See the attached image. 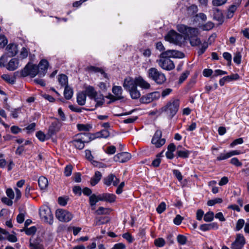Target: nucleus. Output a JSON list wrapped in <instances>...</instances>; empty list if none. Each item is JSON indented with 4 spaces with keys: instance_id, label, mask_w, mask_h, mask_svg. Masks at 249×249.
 Wrapping results in <instances>:
<instances>
[{
    "instance_id": "obj_56",
    "label": "nucleus",
    "mask_w": 249,
    "mask_h": 249,
    "mask_svg": "<svg viewBox=\"0 0 249 249\" xmlns=\"http://www.w3.org/2000/svg\"><path fill=\"white\" fill-rule=\"evenodd\" d=\"M213 26H214L213 23L212 22L209 21V22H208L205 24L201 26V28L203 30L208 31V30L212 29L213 27Z\"/></svg>"
},
{
    "instance_id": "obj_11",
    "label": "nucleus",
    "mask_w": 249,
    "mask_h": 249,
    "mask_svg": "<svg viewBox=\"0 0 249 249\" xmlns=\"http://www.w3.org/2000/svg\"><path fill=\"white\" fill-rule=\"evenodd\" d=\"M160 96V93L159 91H155L143 96L141 98V102L143 103H149L154 100L158 99Z\"/></svg>"
},
{
    "instance_id": "obj_44",
    "label": "nucleus",
    "mask_w": 249,
    "mask_h": 249,
    "mask_svg": "<svg viewBox=\"0 0 249 249\" xmlns=\"http://www.w3.org/2000/svg\"><path fill=\"white\" fill-rule=\"evenodd\" d=\"M197 6L195 4H192L187 8L188 13L191 15H193L197 13Z\"/></svg>"
},
{
    "instance_id": "obj_4",
    "label": "nucleus",
    "mask_w": 249,
    "mask_h": 249,
    "mask_svg": "<svg viewBox=\"0 0 249 249\" xmlns=\"http://www.w3.org/2000/svg\"><path fill=\"white\" fill-rule=\"evenodd\" d=\"M39 215L42 220L49 224L53 223V215L50 208L46 206H42L39 209Z\"/></svg>"
},
{
    "instance_id": "obj_18",
    "label": "nucleus",
    "mask_w": 249,
    "mask_h": 249,
    "mask_svg": "<svg viewBox=\"0 0 249 249\" xmlns=\"http://www.w3.org/2000/svg\"><path fill=\"white\" fill-rule=\"evenodd\" d=\"M116 198V196L113 194L103 193L99 195V199L100 201L112 203L115 201Z\"/></svg>"
},
{
    "instance_id": "obj_35",
    "label": "nucleus",
    "mask_w": 249,
    "mask_h": 249,
    "mask_svg": "<svg viewBox=\"0 0 249 249\" xmlns=\"http://www.w3.org/2000/svg\"><path fill=\"white\" fill-rule=\"evenodd\" d=\"M178 157L186 159L189 157L190 152L188 150H178L176 152Z\"/></svg>"
},
{
    "instance_id": "obj_20",
    "label": "nucleus",
    "mask_w": 249,
    "mask_h": 249,
    "mask_svg": "<svg viewBox=\"0 0 249 249\" xmlns=\"http://www.w3.org/2000/svg\"><path fill=\"white\" fill-rule=\"evenodd\" d=\"M112 93L114 94L116 97V99L117 100H121L124 98L122 95L123 89L121 86H114L112 89Z\"/></svg>"
},
{
    "instance_id": "obj_6",
    "label": "nucleus",
    "mask_w": 249,
    "mask_h": 249,
    "mask_svg": "<svg viewBox=\"0 0 249 249\" xmlns=\"http://www.w3.org/2000/svg\"><path fill=\"white\" fill-rule=\"evenodd\" d=\"M55 216L60 221L64 222H68L73 217V215L71 213L62 209L56 210Z\"/></svg>"
},
{
    "instance_id": "obj_48",
    "label": "nucleus",
    "mask_w": 249,
    "mask_h": 249,
    "mask_svg": "<svg viewBox=\"0 0 249 249\" xmlns=\"http://www.w3.org/2000/svg\"><path fill=\"white\" fill-rule=\"evenodd\" d=\"M223 201L220 198H216L210 200L207 202V205L209 206H212L217 203H221Z\"/></svg>"
},
{
    "instance_id": "obj_61",
    "label": "nucleus",
    "mask_w": 249,
    "mask_h": 249,
    "mask_svg": "<svg viewBox=\"0 0 249 249\" xmlns=\"http://www.w3.org/2000/svg\"><path fill=\"white\" fill-rule=\"evenodd\" d=\"M6 240H8L11 242L15 243L17 241L18 239L15 235L10 234L8 232Z\"/></svg>"
},
{
    "instance_id": "obj_37",
    "label": "nucleus",
    "mask_w": 249,
    "mask_h": 249,
    "mask_svg": "<svg viewBox=\"0 0 249 249\" xmlns=\"http://www.w3.org/2000/svg\"><path fill=\"white\" fill-rule=\"evenodd\" d=\"M72 142L74 146L78 149H82L84 147L85 143L78 140L77 138H76Z\"/></svg>"
},
{
    "instance_id": "obj_63",
    "label": "nucleus",
    "mask_w": 249,
    "mask_h": 249,
    "mask_svg": "<svg viewBox=\"0 0 249 249\" xmlns=\"http://www.w3.org/2000/svg\"><path fill=\"white\" fill-rule=\"evenodd\" d=\"M36 136L41 142L45 141L46 139V135L41 131L36 132Z\"/></svg>"
},
{
    "instance_id": "obj_47",
    "label": "nucleus",
    "mask_w": 249,
    "mask_h": 249,
    "mask_svg": "<svg viewBox=\"0 0 249 249\" xmlns=\"http://www.w3.org/2000/svg\"><path fill=\"white\" fill-rule=\"evenodd\" d=\"M228 0H213L212 4L214 7H218L225 4Z\"/></svg>"
},
{
    "instance_id": "obj_54",
    "label": "nucleus",
    "mask_w": 249,
    "mask_h": 249,
    "mask_svg": "<svg viewBox=\"0 0 249 249\" xmlns=\"http://www.w3.org/2000/svg\"><path fill=\"white\" fill-rule=\"evenodd\" d=\"M166 209V204L165 202H162L160 203L157 208V211L159 213H163Z\"/></svg>"
},
{
    "instance_id": "obj_26",
    "label": "nucleus",
    "mask_w": 249,
    "mask_h": 249,
    "mask_svg": "<svg viewBox=\"0 0 249 249\" xmlns=\"http://www.w3.org/2000/svg\"><path fill=\"white\" fill-rule=\"evenodd\" d=\"M87 96L84 92H79L77 95V102L80 106H84L86 102Z\"/></svg>"
},
{
    "instance_id": "obj_46",
    "label": "nucleus",
    "mask_w": 249,
    "mask_h": 249,
    "mask_svg": "<svg viewBox=\"0 0 249 249\" xmlns=\"http://www.w3.org/2000/svg\"><path fill=\"white\" fill-rule=\"evenodd\" d=\"M73 167L71 164L67 165L64 169V175L66 177H69L71 175Z\"/></svg>"
},
{
    "instance_id": "obj_25",
    "label": "nucleus",
    "mask_w": 249,
    "mask_h": 249,
    "mask_svg": "<svg viewBox=\"0 0 249 249\" xmlns=\"http://www.w3.org/2000/svg\"><path fill=\"white\" fill-rule=\"evenodd\" d=\"M38 184L41 190L46 189L48 185L47 178L43 176L40 177L38 179Z\"/></svg>"
},
{
    "instance_id": "obj_12",
    "label": "nucleus",
    "mask_w": 249,
    "mask_h": 249,
    "mask_svg": "<svg viewBox=\"0 0 249 249\" xmlns=\"http://www.w3.org/2000/svg\"><path fill=\"white\" fill-rule=\"evenodd\" d=\"M103 181L104 183L107 186H109L112 184L114 186H117L120 182V179L114 174H110L105 178Z\"/></svg>"
},
{
    "instance_id": "obj_34",
    "label": "nucleus",
    "mask_w": 249,
    "mask_h": 249,
    "mask_svg": "<svg viewBox=\"0 0 249 249\" xmlns=\"http://www.w3.org/2000/svg\"><path fill=\"white\" fill-rule=\"evenodd\" d=\"M58 81L62 87L65 86V87L66 85H68V77L65 74H60L58 78Z\"/></svg>"
},
{
    "instance_id": "obj_21",
    "label": "nucleus",
    "mask_w": 249,
    "mask_h": 249,
    "mask_svg": "<svg viewBox=\"0 0 249 249\" xmlns=\"http://www.w3.org/2000/svg\"><path fill=\"white\" fill-rule=\"evenodd\" d=\"M76 138L84 143L89 142L92 139L91 135L88 133H82L78 134L77 135Z\"/></svg>"
},
{
    "instance_id": "obj_30",
    "label": "nucleus",
    "mask_w": 249,
    "mask_h": 249,
    "mask_svg": "<svg viewBox=\"0 0 249 249\" xmlns=\"http://www.w3.org/2000/svg\"><path fill=\"white\" fill-rule=\"evenodd\" d=\"M101 178V173L99 171L95 172L94 177L90 179V184L93 186H95L99 182Z\"/></svg>"
},
{
    "instance_id": "obj_5",
    "label": "nucleus",
    "mask_w": 249,
    "mask_h": 249,
    "mask_svg": "<svg viewBox=\"0 0 249 249\" xmlns=\"http://www.w3.org/2000/svg\"><path fill=\"white\" fill-rule=\"evenodd\" d=\"M39 70L37 65L28 63L26 66L20 71L21 76L26 77L30 75L32 77H35L37 74H39Z\"/></svg>"
},
{
    "instance_id": "obj_15",
    "label": "nucleus",
    "mask_w": 249,
    "mask_h": 249,
    "mask_svg": "<svg viewBox=\"0 0 249 249\" xmlns=\"http://www.w3.org/2000/svg\"><path fill=\"white\" fill-rule=\"evenodd\" d=\"M49 66V63L47 60L45 59L41 60L37 67L39 70V75L40 76H44L47 72Z\"/></svg>"
},
{
    "instance_id": "obj_10",
    "label": "nucleus",
    "mask_w": 249,
    "mask_h": 249,
    "mask_svg": "<svg viewBox=\"0 0 249 249\" xmlns=\"http://www.w3.org/2000/svg\"><path fill=\"white\" fill-rule=\"evenodd\" d=\"M137 86L136 78L135 79H133L131 77H127L124 80L123 87L125 89L128 91L136 89V88H137Z\"/></svg>"
},
{
    "instance_id": "obj_60",
    "label": "nucleus",
    "mask_w": 249,
    "mask_h": 249,
    "mask_svg": "<svg viewBox=\"0 0 249 249\" xmlns=\"http://www.w3.org/2000/svg\"><path fill=\"white\" fill-rule=\"evenodd\" d=\"M107 220H105V218L102 217L96 218L95 222V225H100L104 224L107 222Z\"/></svg>"
},
{
    "instance_id": "obj_23",
    "label": "nucleus",
    "mask_w": 249,
    "mask_h": 249,
    "mask_svg": "<svg viewBox=\"0 0 249 249\" xmlns=\"http://www.w3.org/2000/svg\"><path fill=\"white\" fill-rule=\"evenodd\" d=\"M18 67V60L16 58H12L8 63L7 69L9 71H13Z\"/></svg>"
},
{
    "instance_id": "obj_14",
    "label": "nucleus",
    "mask_w": 249,
    "mask_h": 249,
    "mask_svg": "<svg viewBox=\"0 0 249 249\" xmlns=\"http://www.w3.org/2000/svg\"><path fill=\"white\" fill-rule=\"evenodd\" d=\"M241 0H235V2L230 5L228 9L227 18H231L233 17L234 13L236 11L237 8L240 6Z\"/></svg>"
},
{
    "instance_id": "obj_1",
    "label": "nucleus",
    "mask_w": 249,
    "mask_h": 249,
    "mask_svg": "<svg viewBox=\"0 0 249 249\" xmlns=\"http://www.w3.org/2000/svg\"><path fill=\"white\" fill-rule=\"evenodd\" d=\"M179 106V101L178 99L171 100L160 108V112L164 113L170 118H172L178 112Z\"/></svg>"
},
{
    "instance_id": "obj_58",
    "label": "nucleus",
    "mask_w": 249,
    "mask_h": 249,
    "mask_svg": "<svg viewBox=\"0 0 249 249\" xmlns=\"http://www.w3.org/2000/svg\"><path fill=\"white\" fill-rule=\"evenodd\" d=\"M8 42L6 37L3 35H0V46L3 48Z\"/></svg>"
},
{
    "instance_id": "obj_9",
    "label": "nucleus",
    "mask_w": 249,
    "mask_h": 249,
    "mask_svg": "<svg viewBox=\"0 0 249 249\" xmlns=\"http://www.w3.org/2000/svg\"><path fill=\"white\" fill-rule=\"evenodd\" d=\"M246 243L245 239L243 234H236L235 241L231 244V249H242Z\"/></svg>"
},
{
    "instance_id": "obj_52",
    "label": "nucleus",
    "mask_w": 249,
    "mask_h": 249,
    "mask_svg": "<svg viewBox=\"0 0 249 249\" xmlns=\"http://www.w3.org/2000/svg\"><path fill=\"white\" fill-rule=\"evenodd\" d=\"M241 54L240 52H236L233 57V61L237 64H240L241 61Z\"/></svg>"
},
{
    "instance_id": "obj_59",
    "label": "nucleus",
    "mask_w": 249,
    "mask_h": 249,
    "mask_svg": "<svg viewBox=\"0 0 249 249\" xmlns=\"http://www.w3.org/2000/svg\"><path fill=\"white\" fill-rule=\"evenodd\" d=\"M7 232L5 230L0 228V241L6 239Z\"/></svg>"
},
{
    "instance_id": "obj_43",
    "label": "nucleus",
    "mask_w": 249,
    "mask_h": 249,
    "mask_svg": "<svg viewBox=\"0 0 249 249\" xmlns=\"http://www.w3.org/2000/svg\"><path fill=\"white\" fill-rule=\"evenodd\" d=\"M208 47V42H204L201 44V48H199V49L198 50L197 53H198V55H202L205 52V51L207 49Z\"/></svg>"
},
{
    "instance_id": "obj_39",
    "label": "nucleus",
    "mask_w": 249,
    "mask_h": 249,
    "mask_svg": "<svg viewBox=\"0 0 249 249\" xmlns=\"http://www.w3.org/2000/svg\"><path fill=\"white\" fill-rule=\"evenodd\" d=\"M78 129L79 131H89L91 128V126L89 124H78L77 125Z\"/></svg>"
},
{
    "instance_id": "obj_49",
    "label": "nucleus",
    "mask_w": 249,
    "mask_h": 249,
    "mask_svg": "<svg viewBox=\"0 0 249 249\" xmlns=\"http://www.w3.org/2000/svg\"><path fill=\"white\" fill-rule=\"evenodd\" d=\"M245 224V221L243 219H239L236 224L235 231H239L242 229Z\"/></svg>"
},
{
    "instance_id": "obj_17",
    "label": "nucleus",
    "mask_w": 249,
    "mask_h": 249,
    "mask_svg": "<svg viewBox=\"0 0 249 249\" xmlns=\"http://www.w3.org/2000/svg\"><path fill=\"white\" fill-rule=\"evenodd\" d=\"M61 126V123L58 119L56 121L53 122L49 128V134L50 135H53L59 131Z\"/></svg>"
},
{
    "instance_id": "obj_40",
    "label": "nucleus",
    "mask_w": 249,
    "mask_h": 249,
    "mask_svg": "<svg viewBox=\"0 0 249 249\" xmlns=\"http://www.w3.org/2000/svg\"><path fill=\"white\" fill-rule=\"evenodd\" d=\"M177 240L178 242L181 245H184L186 244L187 241V237L181 234L178 235Z\"/></svg>"
},
{
    "instance_id": "obj_45",
    "label": "nucleus",
    "mask_w": 249,
    "mask_h": 249,
    "mask_svg": "<svg viewBox=\"0 0 249 249\" xmlns=\"http://www.w3.org/2000/svg\"><path fill=\"white\" fill-rule=\"evenodd\" d=\"M190 74V72L188 71H186L182 73L179 78L178 83L181 84L183 83L188 77Z\"/></svg>"
},
{
    "instance_id": "obj_2",
    "label": "nucleus",
    "mask_w": 249,
    "mask_h": 249,
    "mask_svg": "<svg viewBox=\"0 0 249 249\" xmlns=\"http://www.w3.org/2000/svg\"><path fill=\"white\" fill-rule=\"evenodd\" d=\"M147 76L158 85H162L166 80L165 74L155 68H151L148 69Z\"/></svg>"
},
{
    "instance_id": "obj_29",
    "label": "nucleus",
    "mask_w": 249,
    "mask_h": 249,
    "mask_svg": "<svg viewBox=\"0 0 249 249\" xmlns=\"http://www.w3.org/2000/svg\"><path fill=\"white\" fill-rule=\"evenodd\" d=\"M73 94V91L72 89L69 86L66 85L65 87L64 91V95L65 98L67 100H70L72 98Z\"/></svg>"
},
{
    "instance_id": "obj_55",
    "label": "nucleus",
    "mask_w": 249,
    "mask_h": 249,
    "mask_svg": "<svg viewBox=\"0 0 249 249\" xmlns=\"http://www.w3.org/2000/svg\"><path fill=\"white\" fill-rule=\"evenodd\" d=\"M36 231V228L35 226H32L25 230V232L27 235H31L34 234Z\"/></svg>"
},
{
    "instance_id": "obj_41",
    "label": "nucleus",
    "mask_w": 249,
    "mask_h": 249,
    "mask_svg": "<svg viewBox=\"0 0 249 249\" xmlns=\"http://www.w3.org/2000/svg\"><path fill=\"white\" fill-rule=\"evenodd\" d=\"M214 217V213L212 212H207L204 216V220L206 222H211L212 221Z\"/></svg>"
},
{
    "instance_id": "obj_53",
    "label": "nucleus",
    "mask_w": 249,
    "mask_h": 249,
    "mask_svg": "<svg viewBox=\"0 0 249 249\" xmlns=\"http://www.w3.org/2000/svg\"><path fill=\"white\" fill-rule=\"evenodd\" d=\"M173 51V50H168L166 51L162 52L160 54V56L162 57H167L169 58V57H172Z\"/></svg>"
},
{
    "instance_id": "obj_3",
    "label": "nucleus",
    "mask_w": 249,
    "mask_h": 249,
    "mask_svg": "<svg viewBox=\"0 0 249 249\" xmlns=\"http://www.w3.org/2000/svg\"><path fill=\"white\" fill-rule=\"evenodd\" d=\"M165 39L170 43L180 46L184 41L183 36L173 30H170L165 36Z\"/></svg>"
},
{
    "instance_id": "obj_27",
    "label": "nucleus",
    "mask_w": 249,
    "mask_h": 249,
    "mask_svg": "<svg viewBox=\"0 0 249 249\" xmlns=\"http://www.w3.org/2000/svg\"><path fill=\"white\" fill-rule=\"evenodd\" d=\"M94 101L96 102L95 107H97L102 106L105 102L104 97L102 94H97L95 97H93Z\"/></svg>"
},
{
    "instance_id": "obj_8",
    "label": "nucleus",
    "mask_w": 249,
    "mask_h": 249,
    "mask_svg": "<svg viewBox=\"0 0 249 249\" xmlns=\"http://www.w3.org/2000/svg\"><path fill=\"white\" fill-rule=\"evenodd\" d=\"M162 132L161 130H157L151 140V143L154 144L156 147L160 148L165 143V139L161 138Z\"/></svg>"
},
{
    "instance_id": "obj_22",
    "label": "nucleus",
    "mask_w": 249,
    "mask_h": 249,
    "mask_svg": "<svg viewBox=\"0 0 249 249\" xmlns=\"http://www.w3.org/2000/svg\"><path fill=\"white\" fill-rule=\"evenodd\" d=\"M136 82L138 86L142 89H149L150 88V84L141 76L136 78Z\"/></svg>"
},
{
    "instance_id": "obj_31",
    "label": "nucleus",
    "mask_w": 249,
    "mask_h": 249,
    "mask_svg": "<svg viewBox=\"0 0 249 249\" xmlns=\"http://www.w3.org/2000/svg\"><path fill=\"white\" fill-rule=\"evenodd\" d=\"M199 34L198 29L196 28L189 27L186 36H188L189 39L191 37L198 36Z\"/></svg>"
},
{
    "instance_id": "obj_57",
    "label": "nucleus",
    "mask_w": 249,
    "mask_h": 249,
    "mask_svg": "<svg viewBox=\"0 0 249 249\" xmlns=\"http://www.w3.org/2000/svg\"><path fill=\"white\" fill-rule=\"evenodd\" d=\"M89 70L90 71H95V72H99L101 73L104 74V75L105 77H107V74L103 71V70H102L100 68H97V67H95L94 66H90L89 68Z\"/></svg>"
},
{
    "instance_id": "obj_62",
    "label": "nucleus",
    "mask_w": 249,
    "mask_h": 249,
    "mask_svg": "<svg viewBox=\"0 0 249 249\" xmlns=\"http://www.w3.org/2000/svg\"><path fill=\"white\" fill-rule=\"evenodd\" d=\"M85 155L86 158L89 160V161H93V162H95L96 163H97V161H95L94 160H93V157L91 155V151L89 150H85Z\"/></svg>"
},
{
    "instance_id": "obj_7",
    "label": "nucleus",
    "mask_w": 249,
    "mask_h": 249,
    "mask_svg": "<svg viewBox=\"0 0 249 249\" xmlns=\"http://www.w3.org/2000/svg\"><path fill=\"white\" fill-rule=\"evenodd\" d=\"M159 65L162 69L167 71H171L175 68L174 62L169 58L160 57L157 60Z\"/></svg>"
},
{
    "instance_id": "obj_16",
    "label": "nucleus",
    "mask_w": 249,
    "mask_h": 249,
    "mask_svg": "<svg viewBox=\"0 0 249 249\" xmlns=\"http://www.w3.org/2000/svg\"><path fill=\"white\" fill-rule=\"evenodd\" d=\"M29 247L30 249H44L41 239L39 238L35 239H30Z\"/></svg>"
},
{
    "instance_id": "obj_28",
    "label": "nucleus",
    "mask_w": 249,
    "mask_h": 249,
    "mask_svg": "<svg viewBox=\"0 0 249 249\" xmlns=\"http://www.w3.org/2000/svg\"><path fill=\"white\" fill-rule=\"evenodd\" d=\"M99 201H100L99 199V195L96 196L95 194H92L89 196V202L92 210L95 209L94 206Z\"/></svg>"
},
{
    "instance_id": "obj_36",
    "label": "nucleus",
    "mask_w": 249,
    "mask_h": 249,
    "mask_svg": "<svg viewBox=\"0 0 249 249\" xmlns=\"http://www.w3.org/2000/svg\"><path fill=\"white\" fill-rule=\"evenodd\" d=\"M1 77L4 81L9 84H14L16 82L15 77H11L8 74H3Z\"/></svg>"
},
{
    "instance_id": "obj_64",
    "label": "nucleus",
    "mask_w": 249,
    "mask_h": 249,
    "mask_svg": "<svg viewBox=\"0 0 249 249\" xmlns=\"http://www.w3.org/2000/svg\"><path fill=\"white\" fill-rule=\"evenodd\" d=\"M183 219V218L182 217H181L180 215L178 214L174 218L173 222L175 225H179L181 223V222Z\"/></svg>"
},
{
    "instance_id": "obj_33",
    "label": "nucleus",
    "mask_w": 249,
    "mask_h": 249,
    "mask_svg": "<svg viewBox=\"0 0 249 249\" xmlns=\"http://www.w3.org/2000/svg\"><path fill=\"white\" fill-rule=\"evenodd\" d=\"M189 40L192 46H198L201 43L200 39L197 36L191 37Z\"/></svg>"
},
{
    "instance_id": "obj_38",
    "label": "nucleus",
    "mask_w": 249,
    "mask_h": 249,
    "mask_svg": "<svg viewBox=\"0 0 249 249\" xmlns=\"http://www.w3.org/2000/svg\"><path fill=\"white\" fill-rule=\"evenodd\" d=\"M129 92L130 93L131 97L133 99H137L139 98L141 96V93L140 91L138 90L137 88H136V89H132V90H130V91H129Z\"/></svg>"
},
{
    "instance_id": "obj_19",
    "label": "nucleus",
    "mask_w": 249,
    "mask_h": 249,
    "mask_svg": "<svg viewBox=\"0 0 249 249\" xmlns=\"http://www.w3.org/2000/svg\"><path fill=\"white\" fill-rule=\"evenodd\" d=\"M6 50L7 56L13 57L18 52V45L15 44H10L7 46Z\"/></svg>"
},
{
    "instance_id": "obj_50",
    "label": "nucleus",
    "mask_w": 249,
    "mask_h": 249,
    "mask_svg": "<svg viewBox=\"0 0 249 249\" xmlns=\"http://www.w3.org/2000/svg\"><path fill=\"white\" fill-rule=\"evenodd\" d=\"M154 243L157 247H162L164 246L165 242L162 238H159L155 240Z\"/></svg>"
},
{
    "instance_id": "obj_51",
    "label": "nucleus",
    "mask_w": 249,
    "mask_h": 249,
    "mask_svg": "<svg viewBox=\"0 0 249 249\" xmlns=\"http://www.w3.org/2000/svg\"><path fill=\"white\" fill-rule=\"evenodd\" d=\"M184 54L179 51L173 50L172 57L182 58L184 57Z\"/></svg>"
},
{
    "instance_id": "obj_24",
    "label": "nucleus",
    "mask_w": 249,
    "mask_h": 249,
    "mask_svg": "<svg viewBox=\"0 0 249 249\" xmlns=\"http://www.w3.org/2000/svg\"><path fill=\"white\" fill-rule=\"evenodd\" d=\"M86 96L88 95L91 99H93V97L97 94L94 88L90 86H89L86 88L85 91Z\"/></svg>"
},
{
    "instance_id": "obj_32",
    "label": "nucleus",
    "mask_w": 249,
    "mask_h": 249,
    "mask_svg": "<svg viewBox=\"0 0 249 249\" xmlns=\"http://www.w3.org/2000/svg\"><path fill=\"white\" fill-rule=\"evenodd\" d=\"M109 135L110 133L107 130L103 129L96 133L95 134V137L99 138H107L109 136Z\"/></svg>"
},
{
    "instance_id": "obj_13",
    "label": "nucleus",
    "mask_w": 249,
    "mask_h": 249,
    "mask_svg": "<svg viewBox=\"0 0 249 249\" xmlns=\"http://www.w3.org/2000/svg\"><path fill=\"white\" fill-rule=\"evenodd\" d=\"M131 158V155L130 153L128 152H122L114 156L113 160L116 162L124 163L128 161Z\"/></svg>"
},
{
    "instance_id": "obj_42",
    "label": "nucleus",
    "mask_w": 249,
    "mask_h": 249,
    "mask_svg": "<svg viewBox=\"0 0 249 249\" xmlns=\"http://www.w3.org/2000/svg\"><path fill=\"white\" fill-rule=\"evenodd\" d=\"M188 28H189V27H188L185 25H183V24L178 25L177 26L178 31L179 32H180L183 34H184L185 35L187 33Z\"/></svg>"
}]
</instances>
